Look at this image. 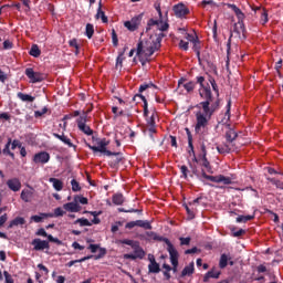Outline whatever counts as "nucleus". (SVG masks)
<instances>
[{
    "label": "nucleus",
    "mask_w": 283,
    "mask_h": 283,
    "mask_svg": "<svg viewBox=\"0 0 283 283\" xmlns=\"http://www.w3.org/2000/svg\"><path fill=\"white\" fill-rule=\"evenodd\" d=\"M76 222L81 227H92V222H90L87 219H77Z\"/></svg>",
    "instance_id": "79ce46f5"
},
{
    "label": "nucleus",
    "mask_w": 283,
    "mask_h": 283,
    "mask_svg": "<svg viewBox=\"0 0 283 283\" xmlns=\"http://www.w3.org/2000/svg\"><path fill=\"white\" fill-rule=\"evenodd\" d=\"M249 220H253V216H239L237 218V222H249Z\"/></svg>",
    "instance_id": "37998d69"
},
{
    "label": "nucleus",
    "mask_w": 283,
    "mask_h": 283,
    "mask_svg": "<svg viewBox=\"0 0 283 283\" xmlns=\"http://www.w3.org/2000/svg\"><path fill=\"white\" fill-rule=\"evenodd\" d=\"M143 22V14L135 15L129 21L124 22V28H127L129 32H136L140 28Z\"/></svg>",
    "instance_id": "1a4fd4ad"
},
{
    "label": "nucleus",
    "mask_w": 283,
    "mask_h": 283,
    "mask_svg": "<svg viewBox=\"0 0 283 283\" xmlns=\"http://www.w3.org/2000/svg\"><path fill=\"white\" fill-rule=\"evenodd\" d=\"M201 163L202 166L206 167V169H208L209 167V160H207V148L205 147V145L201 146Z\"/></svg>",
    "instance_id": "a878e982"
},
{
    "label": "nucleus",
    "mask_w": 283,
    "mask_h": 283,
    "mask_svg": "<svg viewBox=\"0 0 283 283\" xmlns=\"http://www.w3.org/2000/svg\"><path fill=\"white\" fill-rule=\"evenodd\" d=\"M201 6L203 7V8H207V6H211L212 8H216V2H213V0H203L202 2H201Z\"/></svg>",
    "instance_id": "6e6d98bb"
},
{
    "label": "nucleus",
    "mask_w": 283,
    "mask_h": 283,
    "mask_svg": "<svg viewBox=\"0 0 283 283\" xmlns=\"http://www.w3.org/2000/svg\"><path fill=\"white\" fill-rule=\"evenodd\" d=\"M20 198L23 200V202H32V198H34V191L32 189H24L22 190Z\"/></svg>",
    "instance_id": "aec40b11"
},
{
    "label": "nucleus",
    "mask_w": 283,
    "mask_h": 283,
    "mask_svg": "<svg viewBox=\"0 0 283 283\" xmlns=\"http://www.w3.org/2000/svg\"><path fill=\"white\" fill-rule=\"evenodd\" d=\"M86 36L87 39H92L94 36V25L93 24H86Z\"/></svg>",
    "instance_id": "4c0bfd02"
},
{
    "label": "nucleus",
    "mask_w": 283,
    "mask_h": 283,
    "mask_svg": "<svg viewBox=\"0 0 283 283\" xmlns=\"http://www.w3.org/2000/svg\"><path fill=\"white\" fill-rule=\"evenodd\" d=\"M8 222V213H4L0 217V227H3Z\"/></svg>",
    "instance_id": "bf43d9fd"
},
{
    "label": "nucleus",
    "mask_w": 283,
    "mask_h": 283,
    "mask_svg": "<svg viewBox=\"0 0 283 283\" xmlns=\"http://www.w3.org/2000/svg\"><path fill=\"white\" fill-rule=\"evenodd\" d=\"M180 171H181L184 178H187V174L189 172V168H187V166H181Z\"/></svg>",
    "instance_id": "338daca9"
},
{
    "label": "nucleus",
    "mask_w": 283,
    "mask_h": 283,
    "mask_svg": "<svg viewBox=\"0 0 283 283\" xmlns=\"http://www.w3.org/2000/svg\"><path fill=\"white\" fill-rule=\"evenodd\" d=\"M54 213H55V217L59 218V217H61V216H64L65 212L63 211V209L56 208V209L54 210Z\"/></svg>",
    "instance_id": "774afa93"
},
{
    "label": "nucleus",
    "mask_w": 283,
    "mask_h": 283,
    "mask_svg": "<svg viewBox=\"0 0 283 283\" xmlns=\"http://www.w3.org/2000/svg\"><path fill=\"white\" fill-rule=\"evenodd\" d=\"M112 200L116 206H120L125 202V197H123V193H116L113 196Z\"/></svg>",
    "instance_id": "c756f323"
},
{
    "label": "nucleus",
    "mask_w": 283,
    "mask_h": 283,
    "mask_svg": "<svg viewBox=\"0 0 283 283\" xmlns=\"http://www.w3.org/2000/svg\"><path fill=\"white\" fill-rule=\"evenodd\" d=\"M3 49L4 50H12V42L10 40H7L3 42Z\"/></svg>",
    "instance_id": "69168bd1"
},
{
    "label": "nucleus",
    "mask_w": 283,
    "mask_h": 283,
    "mask_svg": "<svg viewBox=\"0 0 283 283\" xmlns=\"http://www.w3.org/2000/svg\"><path fill=\"white\" fill-rule=\"evenodd\" d=\"M149 264H148V271L149 273H160V265L156 262V259L154 255L148 256Z\"/></svg>",
    "instance_id": "a211bd4d"
},
{
    "label": "nucleus",
    "mask_w": 283,
    "mask_h": 283,
    "mask_svg": "<svg viewBox=\"0 0 283 283\" xmlns=\"http://www.w3.org/2000/svg\"><path fill=\"white\" fill-rule=\"evenodd\" d=\"M70 45L75 49V54H78V42H76V39L71 40Z\"/></svg>",
    "instance_id": "5fc2aeb1"
},
{
    "label": "nucleus",
    "mask_w": 283,
    "mask_h": 283,
    "mask_svg": "<svg viewBox=\"0 0 283 283\" xmlns=\"http://www.w3.org/2000/svg\"><path fill=\"white\" fill-rule=\"evenodd\" d=\"M155 10H157L158 19H150L147 23L146 32H148L149 38L142 40L137 44L136 54L139 56L140 61H149V56L154 52L160 50V43L165 38V33L169 30V23L163 18V11L160 10V3L155 4Z\"/></svg>",
    "instance_id": "f257e3e1"
},
{
    "label": "nucleus",
    "mask_w": 283,
    "mask_h": 283,
    "mask_svg": "<svg viewBox=\"0 0 283 283\" xmlns=\"http://www.w3.org/2000/svg\"><path fill=\"white\" fill-rule=\"evenodd\" d=\"M186 39L187 41H189L190 43H193V41H196L198 39V36L191 34V33H186Z\"/></svg>",
    "instance_id": "13d9d810"
},
{
    "label": "nucleus",
    "mask_w": 283,
    "mask_h": 283,
    "mask_svg": "<svg viewBox=\"0 0 283 283\" xmlns=\"http://www.w3.org/2000/svg\"><path fill=\"white\" fill-rule=\"evenodd\" d=\"M193 43V50L195 52H197V56L200 57V40H197L192 42Z\"/></svg>",
    "instance_id": "49530a36"
},
{
    "label": "nucleus",
    "mask_w": 283,
    "mask_h": 283,
    "mask_svg": "<svg viewBox=\"0 0 283 283\" xmlns=\"http://www.w3.org/2000/svg\"><path fill=\"white\" fill-rule=\"evenodd\" d=\"M43 218H48V214L46 213H42L41 216H32L31 217V220L33 221V222H43Z\"/></svg>",
    "instance_id": "58836bf2"
},
{
    "label": "nucleus",
    "mask_w": 283,
    "mask_h": 283,
    "mask_svg": "<svg viewBox=\"0 0 283 283\" xmlns=\"http://www.w3.org/2000/svg\"><path fill=\"white\" fill-rule=\"evenodd\" d=\"M92 258H94V255H88V256H84V258H82V259H80V260H74V261H70L69 263H67V265L69 266H74L76 263H81V262H86V260H92Z\"/></svg>",
    "instance_id": "c9c22d12"
},
{
    "label": "nucleus",
    "mask_w": 283,
    "mask_h": 283,
    "mask_svg": "<svg viewBox=\"0 0 283 283\" xmlns=\"http://www.w3.org/2000/svg\"><path fill=\"white\" fill-rule=\"evenodd\" d=\"M179 48H180V50H185V51L189 50V42H187L185 40H180Z\"/></svg>",
    "instance_id": "864d4df0"
},
{
    "label": "nucleus",
    "mask_w": 283,
    "mask_h": 283,
    "mask_svg": "<svg viewBox=\"0 0 283 283\" xmlns=\"http://www.w3.org/2000/svg\"><path fill=\"white\" fill-rule=\"evenodd\" d=\"M30 55L34 56L35 59L41 56V50L39 49V45L33 44L30 50Z\"/></svg>",
    "instance_id": "473e14b6"
},
{
    "label": "nucleus",
    "mask_w": 283,
    "mask_h": 283,
    "mask_svg": "<svg viewBox=\"0 0 283 283\" xmlns=\"http://www.w3.org/2000/svg\"><path fill=\"white\" fill-rule=\"evenodd\" d=\"M53 136L54 138H57L62 143H64V145H67L69 147H74V149L76 148V146L72 143V139H70V137L65 135H59L56 133H53Z\"/></svg>",
    "instance_id": "4be33fe9"
},
{
    "label": "nucleus",
    "mask_w": 283,
    "mask_h": 283,
    "mask_svg": "<svg viewBox=\"0 0 283 283\" xmlns=\"http://www.w3.org/2000/svg\"><path fill=\"white\" fill-rule=\"evenodd\" d=\"M186 90L187 94H191V92H193V90H196V84L193 82H188L185 83V78L179 80L178 82V88H182Z\"/></svg>",
    "instance_id": "dca6fc26"
},
{
    "label": "nucleus",
    "mask_w": 283,
    "mask_h": 283,
    "mask_svg": "<svg viewBox=\"0 0 283 283\" xmlns=\"http://www.w3.org/2000/svg\"><path fill=\"white\" fill-rule=\"evenodd\" d=\"M88 249L92 253H96V251H98V249H101V247L98 244H90Z\"/></svg>",
    "instance_id": "680f3d73"
},
{
    "label": "nucleus",
    "mask_w": 283,
    "mask_h": 283,
    "mask_svg": "<svg viewBox=\"0 0 283 283\" xmlns=\"http://www.w3.org/2000/svg\"><path fill=\"white\" fill-rule=\"evenodd\" d=\"M228 264H230V266H233V261H231V254H221L219 260V266L221 269H227Z\"/></svg>",
    "instance_id": "6ab92c4d"
},
{
    "label": "nucleus",
    "mask_w": 283,
    "mask_h": 283,
    "mask_svg": "<svg viewBox=\"0 0 283 283\" xmlns=\"http://www.w3.org/2000/svg\"><path fill=\"white\" fill-rule=\"evenodd\" d=\"M3 275L6 277V283H14V280L12 279V275H10V273H8V271H4Z\"/></svg>",
    "instance_id": "4d7b16f0"
},
{
    "label": "nucleus",
    "mask_w": 283,
    "mask_h": 283,
    "mask_svg": "<svg viewBox=\"0 0 283 283\" xmlns=\"http://www.w3.org/2000/svg\"><path fill=\"white\" fill-rule=\"evenodd\" d=\"M72 191H81V186L78 185V181L76 179H73L71 181Z\"/></svg>",
    "instance_id": "8fccbe9b"
},
{
    "label": "nucleus",
    "mask_w": 283,
    "mask_h": 283,
    "mask_svg": "<svg viewBox=\"0 0 283 283\" xmlns=\"http://www.w3.org/2000/svg\"><path fill=\"white\" fill-rule=\"evenodd\" d=\"M44 114H48V107L42 108L41 111H35L34 116L35 118H41Z\"/></svg>",
    "instance_id": "3c124183"
},
{
    "label": "nucleus",
    "mask_w": 283,
    "mask_h": 283,
    "mask_svg": "<svg viewBox=\"0 0 283 283\" xmlns=\"http://www.w3.org/2000/svg\"><path fill=\"white\" fill-rule=\"evenodd\" d=\"M98 251V255L94 256L95 260H101V258H105V255L107 254V250L105 248H99Z\"/></svg>",
    "instance_id": "a18cd8bd"
},
{
    "label": "nucleus",
    "mask_w": 283,
    "mask_h": 283,
    "mask_svg": "<svg viewBox=\"0 0 283 283\" xmlns=\"http://www.w3.org/2000/svg\"><path fill=\"white\" fill-rule=\"evenodd\" d=\"M222 129L226 133V138L228 143H233V140L238 138V133H235V130L233 129V127H231V125L226 124L223 125Z\"/></svg>",
    "instance_id": "ddd939ff"
},
{
    "label": "nucleus",
    "mask_w": 283,
    "mask_h": 283,
    "mask_svg": "<svg viewBox=\"0 0 283 283\" xmlns=\"http://www.w3.org/2000/svg\"><path fill=\"white\" fill-rule=\"evenodd\" d=\"M251 10L256 14V17H260V23L261 25H266L269 23V11L264 9L262 6H250Z\"/></svg>",
    "instance_id": "423d86ee"
},
{
    "label": "nucleus",
    "mask_w": 283,
    "mask_h": 283,
    "mask_svg": "<svg viewBox=\"0 0 283 283\" xmlns=\"http://www.w3.org/2000/svg\"><path fill=\"white\" fill-rule=\"evenodd\" d=\"M136 98H140V101H143L144 103V116H148L149 114V109L147 108V98H145V96L143 95H135L134 101H136Z\"/></svg>",
    "instance_id": "7c9ffc66"
},
{
    "label": "nucleus",
    "mask_w": 283,
    "mask_h": 283,
    "mask_svg": "<svg viewBox=\"0 0 283 283\" xmlns=\"http://www.w3.org/2000/svg\"><path fill=\"white\" fill-rule=\"evenodd\" d=\"M107 145H109V140L102 139L97 143V149L99 154H105V156H116V153H112L111 150H107Z\"/></svg>",
    "instance_id": "4468645a"
},
{
    "label": "nucleus",
    "mask_w": 283,
    "mask_h": 283,
    "mask_svg": "<svg viewBox=\"0 0 283 283\" xmlns=\"http://www.w3.org/2000/svg\"><path fill=\"white\" fill-rule=\"evenodd\" d=\"M218 182L223 185H231V177H224V175H218Z\"/></svg>",
    "instance_id": "e433bc0d"
},
{
    "label": "nucleus",
    "mask_w": 283,
    "mask_h": 283,
    "mask_svg": "<svg viewBox=\"0 0 283 283\" xmlns=\"http://www.w3.org/2000/svg\"><path fill=\"white\" fill-rule=\"evenodd\" d=\"M33 163L35 165H46L50 163V154L46 151H40L33 156Z\"/></svg>",
    "instance_id": "9b49d317"
},
{
    "label": "nucleus",
    "mask_w": 283,
    "mask_h": 283,
    "mask_svg": "<svg viewBox=\"0 0 283 283\" xmlns=\"http://www.w3.org/2000/svg\"><path fill=\"white\" fill-rule=\"evenodd\" d=\"M96 19H102L103 23H107V18L105 17V12L103 11V1L99 0L98 9L96 13Z\"/></svg>",
    "instance_id": "b1692460"
},
{
    "label": "nucleus",
    "mask_w": 283,
    "mask_h": 283,
    "mask_svg": "<svg viewBox=\"0 0 283 283\" xmlns=\"http://www.w3.org/2000/svg\"><path fill=\"white\" fill-rule=\"evenodd\" d=\"M49 182H52L53 189H55V191H62L63 190V181H61L60 179L50 178Z\"/></svg>",
    "instance_id": "393cba45"
},
{
    "label": "nucleus",
    "mask_w": 283,
    "mask_h": 283,
    "mask_svg": "<svg viewBox=\"0 0 283 283\" xmlns=\"http://www.w3.org/2000/svg\"><path fill=\"white\" fill-rule=\"evenodd\" d=\"M147 125L148 126L156 125V113H153L151 116L147 118Z\"/></svg>",
    "instance_id": "603ef678"
},
{
    "label": "nucleus",
    "mask_w": 283,
    "mask_h": 283,
    "mask_svg": "<svg viewBox=\"0 0 283 283\" xmlns=\"http://www.w3.org/2000/svg\"><path fill=\"white\" fill-rule=\"evenodd\" d=\"M197 83L200 85L199 96L203 98V102H200L196 106L198 111L195 113L197 120L195 132L196 134H203L205 129H207L209 125V120H211V117L213 116V113L218 112V108L220 107V101H213L209 84L205 85V77H197Z\"/></svg>",
    "instance_id": "f03ea898"
},
{
    "label": "nucleus",
    "mask_w": 283,
    "mask_h": 283,
    "mask_svg": "<svg viewBox=\"0 0 283 283\" xmlns=\"http://www.w3.org/2000/svg\"><path fill=\"white\" fill-rule=\"evenodd\" d=\"M132 249L133 253L124 254L125 260H143L145 258V250H143L140 243L137 242Z\"/></svg>",
    "instance_id": "6e6552de"
},
{
    "label": "nucleus",
    "mask_w": 283,
    "mask_h": 283,
    "mask_svg": "<svg viewBox=\"0 0 283 283\" xmlns=\"http://www.w3.org/2000/svg\"><path fill=\"white\" fill-rule=\"evenodd\" d=\"M25 224V219L23 217H17L15 219L11 220L8 229H12L13 227H19Z\"/></svg>",
    "instance_id": "5701e85b"
},
{
    "label": "nucleus",
    "mask_w": 283,
    "mask_h": 283,
    "mask_svg": "<svg viewBox=\"0 0 283 283\" xmlns=\"http://www.w3.org/2000/svg\"><path fill=\"white\" fill-rule=\"evenodd\" d=\"M150 87H156V85H154L153 83L142 84L139 86V92L143 93V92L149 90Z\"/></svg>",
    "instance_id": "09e8293b"
},
{
    "label": "nucleus",
    "mask_w": 283,
    "mask_h": 283,
    "mask_svg": "<svg viewBox=\"0 0 283 283\" xmlns=\"http://www.w3.org/2000/svg\"><path fill=\"white\" fill-rule=\"evenodd\" d=\"M25 75L30 78V83H41V81L45 80V75L41 72H34L33 69H27Z\"/></svg>",
    "instance_id": "9d476101"
},
{
    "label": "nucleus",
    "mask_w": 283,
    "mask_h": 283,
    "mask_svg": "<svg viewBox=\"0 0 283 283\" xmlns=\"http://www.w3.org/2000/svg\"><path fill=\"white\" fill-rule=\"evenodd\" d=\"M63 209H65V211H70L71 213H78V211H81V207L78 203H76V201L65 203Z\"/></svg>",
    "instance_id": "412c9836"
},
{
    "label": "nucleus",
    "mask_w": 283,
    "mask_h": 283,
    "mask_svg": "<svg viewBox=\"0 0 283 283\" xmlns=\"http://www.w3.org/2000/svg\"><path fill=\"white\" fill-rule=\"evenodd\" d=\"M10 145H12V139L9 138L8 143L6 144L2 150V154H4V156H10V158L14 160V153L10 151Z\"/></svg>",
    "instance_id": "bb28decb"
},
{
    "label": "nucleus",
    "mask_w": 283,
    "mask_h": 283,
    "mask_svg": "<svg viewBox=\"0 0 283 283\" xmlns=\"http://www.w3.org/2000/svg\"><path fill=\"white\" fill-rule=\"evenodd\" d=\"M17 147L21 148V142L14 139L13 142H11V149H17Z\"/></svg>",
    "instance_id": "052dcab7"
},
{
    "label": "nucleus",
    "mask_w": 283,
    "mask_h": 283,
    "mask_svg": "<svg viewBox=\"0 0 283 283\" xmlns=\"http://www.w3.org/2000/svg\"><path fill=\"white\" fill-rule=\"evenodd\" d=\"M193 271H195V268H193V262L189 263V265H187L182 272H181V275L182 277L187 276V275H193Z\"/></svg>",
    "instance_id": "cd10ccee"
},
{
    "label": "nucleus",
    "mask_w": 283,
    "mask_h": 283,
    "mask_svg": "<svg viewBox=\"0 0 283 283\" xmlns=\"http://www.w3.org/2000/svg\"><path fill=\"white\" fill-rule=\"evenodd\" d=\"M74 202H76V205H87V198L82 197V196H75L74 198Z\"/></svg>",
    "instance_id": "ea45409f"
},
{
    "label": "nucleus",
    "mask_w": 283,
    "mask_h": 283,
    "mask_svg": "<svg viewBox=\"0 0 283 283\" xmlns=\"http://www.w3.org/2000/svg\"><path fill=\"white\" fill-rule=\"evenodd\" d=\"M92 109H87L86 113H84L80 118L77 119V127L80 132H83V134H86V136H92L93 132L90 126H87L85 123H87V114H90Z\"/></svg>",
    "instance_id": "0eeeda50"
},
{
    "label": "nucleus",
    "mask_w": 283,
    "mask_h": 283,
    "mask_svg": "<svg viewBox=\"0 0 283 283\" xmlns=\"http://www.w3.org/2000/svg\"><path fill=\"white\" fill-rule=\"evenodd\" d=\"M217 150L219 151V154H229V151H231V148L229 147V145L224 144L217 146Z\"/></svg>",
    "instance_id": "f704fd0d"
},
{
    "label": "nucleus",
    "mask_w": 283,
    "mask_h": 283,
    "mask_svg": "<svg viewBox=\"0 0 283 283\" xmlns=\"http://www.w3.org/2000/svg\"><path fill=\"white\" fill-rule=\"evenodd\" d=\"M207 276L208 277H213L214 280H218V277H220V271L212 270V271L207 273Z\"/></svg>",
    "instance_id": "c03bdc74"
},
{
    "label": "nucleus",
    "mask_w": 283,
    "mask_h": 283,
    "mask_svg": "<svg viewBox=\"0 0 283 283\" xmlns=\"http://www.w3.org/2000/svg\"><path fill=\"white\" fill-rule=\"evenodd\" d=\"M180 240V245L181 247H189L190 242H191V238L187 237V238H179Z\"/></svg>",
    "instance_id": "de8ad7c7"
},
{
    "label": "nucleus",
    "mask_w": 283,
    "mask_h": 283,
    "mask_svg": "<svg viewBox=\"0 0 283 283\" xmlns=\"http://www.w3.org/2000/svg\"><path fill=\"white\" fill-rule=\"evenodd\" d=\"M172 10L178 19H182V17H187V14L189 13V8H187V6L182 3L175 4Z\"/></svg>",
    "instance_id": "f8f14e48"
},
{
    "label": "nucleus",
    "mask_w": 283,
    "mask_h": 283,
    "mask_svg": "<svg viewBox=\"0 0 283 283\" xmlns=\"http://www.w3.org/2000/svg\"><path fill=\"white\" fill-rule=\"evenodd\" d=\"M229 8L234 12L238 23L234 24V32L238 34L244 33V19H247V15H244V12L238 8L235 4H230Z\"/></svg>",
    "instance_id": "20e7f679"
},
{
    "label": "nucleus",
    "mask_w": 283,
    "mask_h": 283,
    "mask_svg": "<svg viewBox=\"0 0 283 283\" xmlns=\"http://www.w3.org/2000/svg\"><path fill=\"white\" fill-rule=\"evenodd\" d=\"M188 154L192 159L198 163V159L196 158V151L193 150V142H188Z\"/></svg>",
    "instance_id": "72a5a7b5"
},
{
    "label": "nucleus",
    "mask_w": 283,
    "mask_h": 283,
    "mask_svg": "<svg viewBox=\"0 0 283 283\" xmlns=\"http://www.w3.org/2000/svg\"><path fill=\"white\" fill-rule=\"evenodd\" d=\"M7 187L11 189V191H21V180L19 178H12L7 181Z\"/></svg>",
    "instance_id": "f3484780"
},
{
    "label": "nucleus",
    "mask_w": 283,
    "mask_h": 283,
    "mask_svg": "<svg viewBox=\"0 0 283 283\" xmlns=\"http://www.w3.org/2000/svg\"><path fill=\"white\" fill-rule=\"evenodd\" d=\"M200 205H203L202 197H199V198L190 201L189 203L185 205V209L188 213L189 220H193L196 218V213H197L198 207H200Z\"/></svg>",
    "instance_id": "39448f33"
},
{
    "label": "nucleus",
    "mask_w": 283,
    "mask_h": 283,
    "mask_svg": "<svg viewBox=\"0 0 283 283\" xmlns=\"http://www.w3.org/2000/svg\"><path fill=\"white\" fill-rule=\"evenodd\" d=\"M244 233H247V231H244V229H240L238 231H233V237L240 238V235H244Z\"/></svg>",
    "instance_id": "0e129e2a"
},
{
    "label": "nucleus",
    "mask_w": 283,
    "mask_h": 283,
    "mask_svg": "<svg viewBox=\"0 0 283 283\" xmlns=\"http://www.w3.org/2000/svg\"><path fill=\"white\" fill-rule=\"evenodd\" d=\"M31 244L34 251H45V249H50V242L41 239H34Z\"/></svg>",
    "instance_id": "2eb2a0df"
},
{
    "label": "nucleus",
    "mask_w": 283,
    "mask_h": 283,
    "mask_svg": "<svg viewBox=\"0 0 283 283\" xmlns=\"http://www.w3.org/2000/svg\"><path fill=\"white\" fill-rule=\"evenodd\" d=\"M18 98L23 101V103H34V97L24 93H18Z\"/></svg>",
    "instance_id": "c85d7f7f"
},
{
    "label": "nucleus",
    "mask_w": 283,
    "mask_h": 283,
    "mask_svg": "<svg viewBox=\"0 0 283 283\" xmlns=\"http://www.w3.org/2000/svg\"><path fill=\"white\" fill-rule=\"evenodd\" d=\"M146 238H147V240H164V242H166L167 251L170 255V262L174 266L172 271L176 273V271H178V250H176V248L174 247L171 241H169V239L163 238V237L158 235L156 232H151V231L146 232Z\"/></svg>",
    "instance_id": "7ed1b4c3"
},
{
    "label": "nucleus",
    "mask_w": 283,
    "mask_h": 283,
    "mask_svg": "<svg viewBox=\"0 0 283 283\" xmlns=\"http://www.w3.org/2000/svg\"><path fill=\"white\" fill-rule=\"evenodd\" d=\"M120 244H127L128 247H132V249L138 243L137 241L124 239L119 241Z\"/></svg>",
    "instance_id": "a19ab883"
},
{
    "label": "nucleus",
    "mask_w": 283,
    "mask_h": 283,
    "mask_svg": "<svg viewBox=\"0 0 283 283\" xmlns=\"http://www.w3.org/2000/svg\"><path fill=\"white\" fill-rule=\"evenodd\" d=\"M137 227L146 230H151V222L147 220H137Z\"/></svg>",
    "instance_id": "2f4dec72"
},
{
    "label": "nucleus",
    "mask_w": 283,
    "mask_h": 283,
    "mask_svg": "<svg viewBox=\"0 0 283 283\" xmlns=\"http://www.w3.org/2000/svg\"><path fill=\"white\" fill-rule=\"evenodd\" d=\"M203 177H206V179L210 180L211 182H218V176H209L203 174Z\"/></svg>",
    "instance_id": "e2e57ef3"
}]
</instances>
